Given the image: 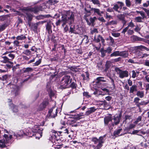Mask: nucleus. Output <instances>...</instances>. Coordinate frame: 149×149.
Listing matches in <instances>:
<instances>
[{
  "label": "nucleus",
  "instance_id": "f257e3e1",
  "mask_svg": "<svg viewBox=\"0 0 149 149\" xmlns=\"http://www.w3.org/2000/svg\"><path fill=\"white\" fill-rule=\"evenodd\" d=\"M21 11H16V14L19 15H23L26 16L29 21L31 20L32 19V16L30 14V12H33L34 13H36L38 12L37 8H29L24 7L20 9Z\"/></svg>",
  "mask_w": 149,
  "mask_h": 149
},
{
  "label": "nucleus",
  "instance_id": "f03ea898",
  "mask_svg": "<svg viewBox=\"0 0 149 149\" xmlns=\"http://www.w3.org/2000/svg\"><path fill=\"white\" fill-rule=\"evenodd\" d=\"M21 11H16V14L19 15H23L26 16L29 21L31 20L32 19V16L30 14V12H33L34 13H36L38 12L37 8H29L24 7L20 9Z\"/></svg>",
  "mask_w": 149,
  "mask_h": 149
},
{
  "label": "nucleus",
  "instance_id": "7ed1b4c3",
  "mask_svg": "<svg viewBox=\"0 0 149 149\" xmlns=\"http://www.w3.org/2000/svg\"><path fill=\"white\" fill-rule=\"evenodd\" d=\"M71 80L70 76L68 75L64 76L61 81V86L64 88L69 87Z\"/></svg>",
  "mask_w": 149,
  "mask_h": 149
},
{
  "label": "nucleus",
  "instance_id": "20e7f679",
  "mask_svg": "<svg viewBox=\"0 0 149 149\" xmlns=\"http://www.w3.org/2000/svg\"><path fill=\"white\" fill-rule=\"evenodd\" d=\"M62 16H65L66 18L67 23L71 24L74 21V13L70 11H67L65 14H63Z\"/></svg>",
  "mask_w": 149,
  "mask_h": 149
},
{
  "label": "nucleus",
  "instance_id": "39448f33",
  "mask_svg": "<svg viewBox=\"0 0 149 149\" xmlns=\"http://www.w3.org/2000/svg\"><path fill=\"white\" fill-rule=\"evenodd\" d=\"M33 133L29 132H27L26 129H24L18 131L16 133H13V135L17 138L21 137L23 135L28 136L29 137H31L33 135Z\"/></svg>",
  "mask_w": 149,
  "mask_h": 149
},
{
  "label": "nucleus",
  "instance_id": "423d86ee",
  "mask_svg": "<svg viewBox=\"0 0 149 149\" xmlns=\"http://www.w3.org/2000/svg\"><path fill=\"white\" fill-rule=\"evenodd\" d=\"M115 70L117 74L119 75V77L121 79L127 77L129 76L128 72L127 70H122L118 68H116Z\"/></svg>",
  "mask_w": 149,
  "mask_h": 149
},
{
  "label": "nucleus",
  "instance_id": "0eeeda50",
  "mask_svg": "<svg viewBox=\"0 0 149 149\" xmlns=\"http://www.w3.org/2000/svg\"><path fill=\"white\" fill-rule=\"evenodd\" d=\"M92 141L94 142L95 144L98 143L96 146L97 149H99L102 146V144L104 142L102 137H100L99 139L95 137H93L92 139Z\"/></svg>",
  "mask_w": 149,
  "mask_h": 149
},
{
  "label": "nucleus",
  "instance_id": "6e6552de",
  "mask_svg": "<svg viewBox=\"0 0 149 149\" xmlns=\"http://www.w3.org/2000/svg\"><path fill=\"white\" fill-rule=\"evenodd\" d=\"M61 22L62 23V26L63 27L67 24L66 18L65 16H62L61 17V19H59L56 22V26H58L60 25Z\"/></svg>",
  "mask_w": 149,
  "mask_h": 149
},
{
  "label": "nucleus",
  "instance_id": "1a4fd4ad",
  "mask_svg": "<svg viewBox=\"0 0 149 149\" xmlns=\"http://www.w3.org/2000/svg\"><path fill=\"white\" fill-rule=\"evenodd\" d=\"M101 39H102V36L99 35L97 37L95 36L93 40V41L95 42L99 43L97 46H95V45L94 46L95 48L97 50H99L101 47V44L100 43V42Z\"/></svg>",
  "mask_w": 149,
  "mask_h": 149
},
{
  "label": "nucleus",
  "instance_id": "9d476101",
  "mask_svg": "<svg viewBox=\"0 0 149 149\" xmlns=\"http://www.w3.org/2000/svg\"><path fill=\"white\" fill-rule=\"evenodd\" d=\"M57 113V109H55L54 107H53L49 111V116L53 118L55 117L56 116Z\"/></svg>",
  "mask_w": 149,
  "mask_h": 149
},
{
  "label": "nucleus",
  "instance_id": "9b49d317",
  "mask_svg": "<svg viewBox=\"0 0 149 149\" xmlns=\"http://www.w3.org/2000/svg\"><path fill=\"white\" fill-rule=\"evenodd\" d=\"M97 109L95 107H91L88 109V110L85 112V115L88 116L94 112Z\"/></svg>",
  "mask_w": 149,
  "mask_h": 149
},
{
  "label": "nucleus",
  "instance_id": "f8f14e48",
  "mask_svg": "<svg viewBox=\"0 0 149 149\" xmlns=\"http://www.w3.org/2000/svg\"><path fill=\"white\" fill-rule=\"evenodd\" d=\"M134 24L132 22V21H131L128 23V26L123 30L122 33L125 34V33L127 32V31L129 29V27L133 28L134 27Z\"/></svg>",
  "mask_w": 149,
  "mask_h": 149
},
{
  "label": "nucleus",
  "instance_id": "ddd939ff",
  "mask_svg": "<svg viewBox=\"0 0 149 149\" xmlns=\"http://www.w3.org/2000/svg\"><path fill=\"white\" fill-rule=\"evenodd\" d=\"M112 120V118L111 115H110L108 116L105 117L104 118L105 125H107L109 122L111 121Z\"/></svg>",
  "mask_w": 149,
  "mask_h": 149
},
{
  "label": "nucleus",
  "instance_id": "4468645a",
  "mask_svg": "<svg viewBox=\"0 0 149 149\" xmlns=\"http://www.w3.org/2000/svg\"><path fill=\"white\" fill-rule=\"evenodd\" d=\"M3 60L1 61V62L3 63H9L10 64H13V62L10 61L9 59L6 56H3L1 57Z\"/></svg>",
  "mask_w": 149,
  "mask_h": 149
},
{
  "label": "nucleus",
  "instance_id": "2eb2a0df",
  "mask_svg": "<svg viewBox=\"0 0 149 149\" xmlns=\"http://www.w3.org/2000/svg\"><path fill=\"white\" fill-rule=\"evenodd\" d=\"M91 10H93L95 13H97L100 16L102 15V14L104 13V12L102 11H100V10L98 8H91Z\"/></svg>",
  "mask_w": 149,
  "mask_h": 149
},
{
  "label": "nucleus",
  "instance_id": "dca6fc26",
  "mask_svg": "<svg viewBox=\"0 0 149 149\" xmlns=\"http://www.w3.org/2000/svg\"><path fill=\"white\" fill-rule=\"evenodd\" d=\"M117 17L120 20L122 21L124 24L126 23V21L125 19V15L123 14H120L117 15Z\"/></svg>",
  "mask_w": 149,
  "mask_h": 149
},
{
  "label": "nucleus",
  "instance_id": "f3484780",
  "mask_svg": "<svg viewBox=\"0 0 149 149\" xmlns=\"http://www.w3.org/2000/svg\"><path fill=\"white\" fill-rule=\"evenodd\" d=\"M10 109L13 112L16 113L18 111L17 107L13 104H11L10 105Z\"/></svg>",
  "mask_w": 149,
  "mask_h": 149
},
{
  "label": "nucleus",
  "instance_id": "a211bd4d",
  "mask_svg": "<svg viewBox=\"0 0 149 149\" xmlns=\"http://www.w3.org/2000/svg\"><path fill=\"white\" fill-rule=\"evenodd\" d=\"M48 104L47 101H45L43 102L39 106L40 110H42L45 108L46 106Z\"/></svg>",
  "mask_w": 149,
  "mask_h": 149
},
{
  "label": "nucleus",
  "instance_id": "6ab92c4d",
  "mask_svg": "<svg viewBox=\"0 0 149 149\" xmlns=\"http://www.w3.org/2000/svg\"><path fill=\"white\" fill-rule=\"evenodd\" d=\"M128 52L127 51H123L120 52V56L124 58L127 57L128 56Z\"/></svg>",
  "mask_w": 149,
  "mask_h": 149
},
{
  "label": "nucleus",
  "instance_id": "aec40b11",
  "mask_svg": "<svg viewBox=\"0 0 149 149\" xmlns=\"http://www.w3.org/2000/svg\"><path fill=\"white\" fill-rule=\"evenodd\" d=\"M47 6L46 5V4L45 3H43L42 5L40 7H34V8H37V9L38 10V12L39 10H42L43 9H46L47 6Z\"/></svg>",
  "mask_w": 149,
  "mask_h": 149
},
{
  "label": "nucleus",
  "instance_id": "412c9836",
  "mask_svg": "<svg viewBox=\"0 0 149 149\" xmlns=\"http://www.w3.org/2000/svg\"><path fill=\"white\" fill-rule=\"evenodd\" d=\"M75 116H74L73 118H71L68 121V123L70 124H72L76 122L77 120H78L75 118Z\"/></svg>",
  "mask_w": 149,
  "mask_h": 149
},
{
  "label": "nucleus",
  "instance_id": "4be33fe9",
  "mask_svg": "<svg viewBox=\"0 0 149 149\" xmlns=\"http://www.w3.org/2000/svg\"><path fill=\"white\" fill-rule=\"evenodd\" d=\"M105 79V78L103 77H99L96 78V80L97 81V83H99L100 81L106 82L107 81V80Z\"/></svg>",
  "mask_w": 149,
  "mask_h": 149
},
{
  "label": "nucleus",
  "instance_id": "5701e85b",
  "mask_svg": "<svg viewBox=\"0 0 149 149\" xmlns=\"http://www.w3.org/2000/svg\"><path fill=\"white\" fill-rule=\"evenodd\" d=\"M137 86L136 85H132L130 88V93H133L134 91H137Z\"/></svg>",
  "mask_w": 149,
  "mask_h": 149
},
{
  "label": "nucleus",
  "instance_id": "b1692460",
  "mask_svg": "<svg viewBox=\"0 0 149 149\" xmlns=\"http://www.w3.org/2000/svg\"><path fill=\"white\" fill-rule=\"evenodd\" d=\"M81 76L84 80L87 81L89 80V74L88 72H86L85 74H82Z\"/></svg>",
  "mask_w": 149,
  "mask_h": 149
},
{
  "label": "nucleus",
  "instance_id": "393cba45",
  "mask_svg": "<svg viewBox=\"0 0 149 149\" xmlns=\"http://www.w3.org/2000/svg\"><path fill=\"white\" fill-rule=\"evenodd\" d=\"M122 130V129H120L117 130L115 131L113 134L114 136L116 137H117L119 136V134H120L121 131Z\"/></svg>",
  "mask_w": 149,
  "mask_h": 149
},
{
  "label": "nucleus",
  "instance_id": "a878e982",
  "mask_svg": "<svg viewBox=\"0 0 149 149\" xmlns=\"http://www.w3.org/2000/svg\"><path fill=\"white\" fill-rule=\"evenodd\" d=\"M4 139L6 141V142H7L8 141L11 139L12 137V135H10L9 137H8V135L6 134H5L4 135Z\"/></svg>",
  "mask_w": 149,
  "mask_h": 149
},
{
  "label": "nucleus",
  "instance_id": "bb28decb",
  "mask_svg": "<svg viewBox=\"0 0 149 149\" xmlns=\"http://www.w3.org/2000/svg\"><path fill=\"white\" fill-rule=\"evenodd\" d=\"M53 23L51 22H47L46 25V29L49 31L51 29L52 27V24H53Z\"/></svg>",
  "mask_w": 149,
  "mask_h": 149
},
{
  "label": "nucleus",
  "instance_id": "cd10ccee",
  "mask_svg": "<svg viewBox=\"0 0 149 149\" xmlns=\"http://www.w3.org/2000/svg\"><path fill=\"white\" fill-rule=\"evenodd\" d=\"M143 18L141 17L138 16L135 17L134 19L135 22H142Z\"/></svg>",
  "mask_w": 149,
  "mask_h": 149
},
{
  "label": "nucleus",
  "instance_id": "c85d7f7f",
  "mask_svg": "<svg viewBox=\"0 0 149 149\" xmlns=\"http://www.w3.org/2000/svg\"><path fill=\"white\" fill-rule=\"evenodd\" d=\"M120 56V51H115L110 55L111 57L117 56Z\"/></svg>",
  "mask_w": 149,
  "mask_h": 149
},
{
  "label": "nucleus",
  "instance_id": "c756f323",
  "mask_svg": "<svg viewBox=\"0 0 149 149\" xmlns=\"http://www.w3.org/2000/svg\"><path fill=\"white\" fill-rule=\"evenodd\" d=\"M6 142L4 139L3 140H0V147L2 148H4L6 146L5 144Z\"/></svg>",
  "mask_w": 149,
  "mask_h": 149
},
{
  "label": "nucleus",
  "instance_id": "7c9ffc66",
  "mask_svg": "<svg viewBox=\"0 0 149 149\" xmlns=\"http://www.w3.org/2000/svg\"><path fill=\"white\" fill-rule=\"evenodd\" d=\"M136 95L141 98H142L144 96V92L142 91H138L137 92Z\"/></svg>",
  "mask_w": 149,
  "mask_h": 149
},
{
  "label": "nucleus",
  "instance_id": "2f4dec72",
  "mask_svg": "<svg viewBox=\"0 0 149 149\" xmlns=\"http://www.w3.org/2000/svg\"><path fill=\"white\" fill-rule=\"evenodd\" d=\"M58 1L56 0H49L46 3V4H50L51 5H53L57 3Z\"/></svg>",
  "mask_w": 149,
  "mask_h": 149
},
{
  "label": "nucleus",
  "instance_id": "473e14b6",
  "mask_svg": "<svg viewBox=\"0 0 149 149\" xmlns=\"http://www.w3.org/2000/svg\"><path fill=\"white\" fill-rule=\"evenodd\" d=\"M119 8V6L117 4H114L113 7V10H114L118 12V13H120V11L118 10Z\"/></svg>",
  "mask_w": 149,
  "mask_h": 149
},
{
  "label": "nucleus",
  "instance_id": "72a5a7b5",
  "mask_svg": "<svg viewBox=\"0 0 149 149\" xmlns=\"http://www.w3.org/2000/svg\"><path fill=\"white\" fill-rule=\"evenodd\" d=\"M26 38V37L24 35H22L17 37L16 38L17 40H24Z\"/></svg>",
  "mask_w": 149,
  "mask_h": 149
},
{
  "label": "nucleus",
  "instance_id": "f704fd0d",
  "mask_svg": "<svg viewBox=\"0 0 149 149\" xmlns=\"http://www.w3.org/2000/svg\"><path fill=\"white\" fill-rule=\"evenodd\" d=\"M113 119V120H114V123L115 125H117V124H118L120 122V119L118 117H114Z\"/></svg>",
  "mask_w": 149,
  "mask_h": 149
},
{
  "label": "nucleus",
  "instance_id": "c9c22d12",
  "mask_svg": "<svg viewBox=\"0 0 149 149\" xmlns=\"http://www.w3.org/2000/svg\"><path fill=\"white\" fill-rule=\"evenodd\" d=\"M139 98L138 97H136L134 98V102L135 103V104L138 107L139 106Z\"/></svg>",
  "mask_w": 149,
  "mask_h": 149
},
{
  "label": "nucleus",
  "instance_id": "e433bc0d",
  "mask_svg": "<svg viewBox=\"0 0 149 149\" xmlns=\"http://www.w3.org/2000/svg\"><path fill=\"white\" fill-rule=\"evenodd\" d=\"M33 70V69L32 68L30 67H28L24 68L23 72L24 73H27L29 72H32Z\"/></svg>",
  "mask_w": 149,
  "mask_h": 149
},
{
  "label": "nucleus",
  "instance_id": "4c0bfd02",
  "mask_svg": "<svg viewBox=\"0 0 149 149\" xmlns=\"http://www.w3.org/2000/svg\"><path fill=\"white\" fill-rule=\"evenodd\" d=\"M91 1H92L94 4L97 5L98 6H100V4L98 0H91Z\"/></svg>",
  "mask_w": 149,
  "mask_h": 149
},
{
  "label": "nucleus",
  "instance_id": "58836bf2",
  "mask_svg": "<svg viewBox=\"0 0 149 149\" xmlns=\"http://www.w3.org/2000/svg\"><path fill=\"white\" fill-rule=\"evenodd\" d=\"M137 48L139 49H141L142 50L143 49H144L147 51H149V49L148 48H147L146 47L143 46L142 45L139 46H137Z\"/></svg>",
  "mask_w": 149,
  "mask_h": 149
},
{
  "label": "nucleus",
  "instance_id": "ea45409f",
  "mask_svg": "<svg viewBox=\"0 0 149 149\" xmlns=\"http://www.w3.org/2000/svg\"><path fill=\"white\" fill-rule=\"evenodd\" d=\"M136 12L138 13H139L140 14L143 19H144V18H146V17L144 13L142 11H136Z\"/></svg>",
  "mask_w": 149,
  "mask_h": 149
},
{
  "label": "nucleus",
  "instance_id": "a19ab883",
  "mask_svg": "<svg viewBox=\"0 0 149 149\" xmlns=\"http://www.w3.org/2000/svg\"><path fill=\"white\" fill-rule=\"evenodd\" d=\"M100 52L101 54V56L102 57H104L106 55V53H107L106 50L102 48L101 49Z\"/></svg>",
  "mask_w": 149,
  "mask_h": 149
},
{
  "label": "nucleus",
  "instance_id": "79ce46f5",
  "mask_svg": "<svg viewBox=\"0 0 149 149\" xmlns=\"http://www.w3.org/2000/svg\"><path fill=\"white\" fill-rule=\"evenodd\" d=\"M61 129L62 130L61 132H63L64 133H67V134H68V129L64 127H61Z\"/></svg>",
  "mask_w": 149,
  "mask_h": 149
},
{
  "label": "nucleus",
  "instance_id": "37998d69",
  "mask_svg": "<svg viewBox=\"0 0 149 149\" xmlns=\"http://www.w3.org/2000/svg\"><path fill=\"white\" fill-rule=\"evenodd\" d=\"M148 103H149V100L146 101H143L139 103V106L140 105H146Z\"/></svg>",
  "mask_w": 149,
  "mask_h": 149
},
{
  "label": "nucleus",
  "instance_id": "c03bdc74",
  "mask_svg": "<svg viewBox=\"0 0 149 149\" xmlns=\"http://www.w3.org/2000/svg\"><path fill=\"white\" fill-rule=\"evenodd\" d=\"M7 26V25L6 24L0 25V31H2L5 29Z\"/></svg>",
  "mask_w": 149,
  "mask_h": 149
},
{
  "label": "nucleus",
  "instance_id": "a18cd8bd",
  "mask_svg": "<svg viewBox=\"0 0 149 149\" xmlns=\"http://www.w3.org/2000/svg\"><path fill=\"white\" fill-rule=\"evenodd\" d=\"M23 53L24 54L27 56H29L31 54V52L29 49L24 50Z\"/></svg>",
  "mask_w": 149,
  "mask_h": 149
},
{
  "label": "nucleus",
  "instance_id": "49530a36",
  "mask_svg": "<svg viewBox=\"0 0 149 149\" xmlns=\"http://www.w3.org/2000/svg\"><path fill=\"white\" fill-rule=\"evenodd\" d=\"M127 33L129 35H131L133 34L134 33V31L133 30L129 29H128L127 31Z\"/></svg>",
  "mask_w": 149,
  "mask_h": 149
},
{
  "label": "nucleus",
  "instance_id": "de8ad7c7",
  "mask_svg": "<svg viewBox=\"0 0 149 149\" xmlns=\"http://www.w3.org/2000/svg\"><path fill=\"white\" fill-rule=\"evenodd\" d=\"M141 119L142 117L141 116H139L136 120L134 122V123L135 124H136L138 122L141 121Z\"/></svg>",
  "mask_w": 149,
  "mask_h": 149
},
{
  "label": "nucleus",
  "instance_id": "09e8293b",
  "mask_svg": "<svg viewBox=\"0 0 149 149\" xmlns=\"http://www.w3.org/2000/svg\"><path fill=\"white\" fill-rule=\"evenodd\" d=\"M83 116L84 114L83 113H80L79 114L77 115V116H75V118L76 119L79 120L81 118V116Z\"/></svg>",
  "mask_w": 149,
  "mask_h": 149
},
{
  "label": "nucleus",
  "instance_id": "8fccbe9b",
  "mask_svg": "<svg viewBox=\"0 0 149 149\" xmlns=\"http://www.w3.org/2000/svg\"><path fill=\"white\" fill-rule=\"evenodd\" d=\"M144 65L149 67V60H146L144 61L143 63Z\"/></svg>",
  "mask_w": 149,
  "mask_h": 149
},
{
  "label": "nucleus",
  "instance_id": "3c124183",
  "mask_svg": "<svg viewBox=\"0 0 149 149\" xmlns=\"http://www.w3.org/2000/svg\"><path fill=\"white\" fill-rule=\"evenodd\" d=\"M135 126V125L133 124H131L129 125V126L127 128L128 130H130L134 128Z\"/></svg>",
  "mask_w": 149,
  "mask_h": 149
},
{
  "label": "nucleus",
  "instance_id": "603ef678",
  "mask_svg": "<svg viewBox=\"0 0 149 149\" xmlns=\"http://www.w3.org/2000/svg\"><path fill=\"white\" fill-rule=\"evenodd\" d=\"M8 56L10 58L9 60L12 61L13 60L14 58L15 55L12 54H10L8 55Z\"/></svg>",
  "mask_w": 149,
  "mask_h": 149
},
{
  "label": "nucleus",
  "instance_id": "864d4df0",
  "mask_svg": "<svg viewBox=\"0 0 149 149\" xmlns=\"http://www.w3.org/2000/svg\"><path fill=\"white\" fill-rule=\"evenodd\" d=\"M41 62V59H39V60L37 61L34 64L33 66H38L39 65Z\"/></svg>",
  "mask_w": 149,
  "mask_h": 149
},
{
  "label": "nucleus",
  "instance_id": "5fc2aeb1",
  "mask_svg": "<svg viewBox=\"0 0 149 149\" xmlns=\"http://www.w3.org/2000/svg\"><path fill=\"white\" fill-rule=\"evenodd\" d=\"M125 3L127 6L130 7L131 5V3L129 0H125Z\"/></svg>",
  "mask_w": 149,
  "mask_h": 149
},
{
  "label": "nucleus",
  "instance_id": "6e6d98bb",
  "mask_svg": "<svg viewBox=\"0 0 149 149\" xmlns=\"http://www.w3.org/2000/svg\"><path fill=\"white\" fill-rule=\"evenodd\" d=\"M112 35L115 37H118L120 35V33H112Z\"/></svg>",
  "mask_w": 149,
  "mask_h": 149
},
{
  "label": "nucleus",
  "instance_id": "4d7b16f0",
  "mask_svg": "<svg viewBox=\"0 0 149 149\" xmlns=\"http://www.w3.org/2000/svg\"><path fill=\"white\" fill-rule=\"evenodd\" d=\"M97 19V18L95 17H91L90 19V21L91 23H93L95 20Z\"/></svg>",
  "mask_w": 149,
  "mask_h": 149
},
{
  "label": "nucleus",
  "instance_id": "13d9d810",
  "mask_svg": "<svg viewBox=\"0 0 149 149\" xmlns=\"http://www.w3.org/2000/svg\"><path fill=\"white\" fill-rule=\"evenodd\" d=\"M105 50L106 52H107L109 54L111 52L112 50L111 48V47H109L107 48V49Z\"/></svg>",
  "mask_w": 149,
  "mask_h": 149
},
{
  "label": "nucleus",
  "instance_id": "bf43d9fd",
  "mask_svg": "<svg viewBox=\"0 0 149 149\" xmlns=\"http://www.w3.org/2000/svg\"><path fill=\"white\" fill-rule=\"evenodd\" d=\"M49 15H45L43 16L42 15H40L37 17V18L38 19H43L44 17H48Z\"/></svg>",
  "mask_w": 149,
  "mask_h": 149
},
{
  "label": "nucleus",
  "instance_id": "052dcab7",
  "mask_svg": "<svg viewBox=\"0 0 149 149\" xmlns=\"http://www.w3.org/2000/svg\"><path fill=\"white\" fill-rule=\"evenodd\" d=\"M135 58H134L132 59H129L128 60V62L129 63H135V61L134 60V59H135Z\"/></svg>",
  "mask_w": 149,
  "mask_h": 149
},
{
  "label": "nucleus",
  "instance_id": "680f3d73",
  "mask_svg": "<svg viewBox=\"0 0 149 149\" xmlns=\"http://www.w3.org/2000/svg\"><path fill=\"white\" fill-rule=\"evenodd\" d=\"M105 17L106 18L108 19V20H109L111 19H112V17L110 15H109L108 13H106Z\"/></svg>",
  "mask_w": 149,
  "mask_h": 149
},
{
  "label": "nucleus",
  "instance_id": "e2e57ef3",
  "mask_svg": "<svg viewBox=\"0 0 149 149\" xmlns=\"http://www.w3.org/2000/svg\"><path fill=\"white\" fill-rule=\"evenodd\" d=\"M136 73L135 71L134 70H133L132 71V77L133 78H135L136 77Z\"/></svg>",
  "mask_w": 149,
  "mask_h": 149
},
{
  "label": "nucleus",
  "instance_id": "0e129e2a",
  "mask_svg": "<svg viewBox=\"0 0 149 149\" xmlns=\"http://www.w3.org/2000/svg\"><path fill=\"white\" fill-rule=\"evenodd\" d=\"M13 43L16 46H18L19 45V42L18 40H15L13 42Z\"/></svg>",
  "mask_w": 149,
  "mask_h": 149
},
{
  "label": "nucleus",
  "instance_id": "69168bd1",
  "mask_svg": "<svg viewBox=\"0 0 149 149\" xmlns=\"http://www.w3.org/2000/svg\"><path fill=\"white\" fill-rule=\"evenodd\" d=\"M98 19L99 21L102 22H106V20L103 17H100Z\"/></svg>",
  "mask_w": 149,
  "mask_h": 149
},
{
  "label": "nucleus",
  "instance_id": "338daca9",
  "mask_svg": "<svg viewBox=\"0 0 149 149\" xmlns=\"http://www.w3.org/2000/svg\"><path fill=\"white\" fill-rule=\"evenodd\" d=\"M136 55H137V56L139 58H141V56H142V54L141 52H137L136 53Z\"/></svg>",
  "mask_w": 149,
  "mask_h": 149
},
{
  "label": "nucleus",
  "instance_id": "774afa93",
  "mask_svg": "<svg viewBox=\"0 0 149 149\" xmlns=\"http://www.w3.org/2000/svg\"><path fill=\"white\" fill-rule=\"evenodd\" d=\"M141 30V28L138 27V26H136V28L134 29V30L136 32H139Z\"/></svg>",
  "mask_w": 149,
  "mask_h": 149
}]
</instances>
